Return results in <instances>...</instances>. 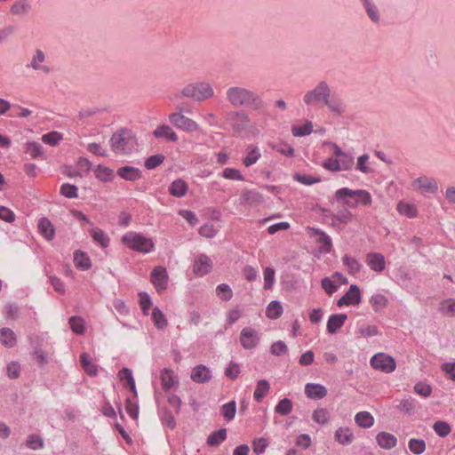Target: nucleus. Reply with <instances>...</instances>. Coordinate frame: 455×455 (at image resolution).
<instances>
[{
    "mask_svg": "<svg viewBox=\"0 0 455 455\" xmlns=\"http://www.w3.org/2000/svg\"><path fill=\"white\" fill-rule=\"evenodd\" d=\"M371 365L373 369L385 373H390L395 370V360L385 353H378L371 358Z\"/></svg>",
    "mask_w": 455,
    "mask_h": 455,
    "instance_id": "obj_8",
    "label": "nucleus"
},
{
    "mask_svg": "<svg viewBox=\"0 0 455 455\" xmlns=\"http://www.w3.org/2000/svg\"><path fill=\"white\" fill-rule=\"evenodd\" d=\"M38 229L41 235L47 240L51 241L54 238L55 228L52 223L45 217H43L38 221Z\"/></svg>",
    "mask_w": 455,
    "mask_h": 455,
    "instance_id": "obj_24",
    "label": "nucleus"
},
{
    "mask_svg": "<svg viewBox=\"0 0 455 455\" xmlns=\"http://www.w3.org/2000/svg\"><path fill=\"white\" fill-rule=\"evenodd\" d=\"M90 235L93 241L99 243L102 248H107L109 245V237L100 228H92Z\"/></svg>",
    "mask_w": 455,
    "mask_h": 455,
    "instance_id": "obj_31",
    "label": "nucleus"
},
{
    "mask_svg": "<svg viewBox=\"0 0 455 455\" xmlns=\"http://www.w3.org/2000/svg\"><path fill=\"white\" fill-rule=\"evenodd\" d=\"M212 261L206 254H199L193 264V272L196 276H204L211 272Z\"/></svg>",
    "mask_w": 455,
    "mask_h": 455,
    "instance_id": "obj_11",
    "label": "nucleus"
},
{
    "mask_svg": "<svg viewBox=\"0 0 455 455\" xmlns=\"http://www.w3.org/2000/svg\"><path fill=\"white\" fill-rule=\"evenodd\" d=\"M388 300L380 293L374 294L370 299V304L375 312H380L387 306Z\"/></svg>",
    "mask_w": 455,
    "mask_h": 455,
    "instance_id": "obj_35",
    "label": "nucleus"
},
{
    "mask_svg": "<svg viewBox=\"0 0 455 455\" xmlns=\"http://www.w3.org/2000/svg\"><path fill=\"white\" fill-rule=\"evenodd\" d=\"M160 379L163 389L169 391L175 384L178 383L174 376L173 371L169 368H164L160 373Z\"/></svg>",
    "mask_w": 455,
    "mask_h": 455,
    "instance_id": "obj_26",
    "label": "nucleus"
},
{
    "mask_svg": "<svg viewBox=\"0 0 455 455\" xmlns=\"http://www.w3.org/2000/svg\"><path fill=\"white\" fill-rule=\"evenodd\" d=\"M0 341L8 347H12L16 344V337L14 332L6 327L0 330Z\"/></svg>",
    "mask_w": 455,
    "mask_h": 455,
    "instance_id": "obj_36",
    "label": "nucleus"
},
{
    "mask_svg": "<svg viewBox=\"0 0 455 455\" xmlns=\"http://www.w3.org/2000/svg\"><path fill=\"white\" fill-rule=\"evenodd\" d=\"M243 204L258 205L264 202L263 196L256 189H243L241 195Z\"/></svg>",
    "mask_w": 455,
    "mask_h": 455,
    "instance_id": "obj_15",
    "label": "nucleus"
},
{
    "mask_svg": "<svg viewBox=\"0 0 455 455\" xmlns=\"http://www.w3.org/2000/svg\"><path fill=\"white\" fill-rule=\"evenodd\" d=\"M227 439V429L220 428L212 432L207 437L206 443L210 447H217L220 445Z\"/></svg>",
    "mask_w": 455,
    "mask_h": 455,
    "instance_id": "obj_29",
    "label": "nucleus"
},
{
    "mask_svg": "<svg viewBox=\"0 0 455 455\" xmlns=\"http://www.w3.org/2000/svg\"><path fill=\"white\" fill-rule=\"evenodd\" d=\"M122 242L134 251L141 253H149L155 248V243L151 238L144 235L130 231L122 237Z\"/></svg>",
    "mask_w": 455,
    "mask_h": 455,
    "instance_id": "obj_3",
    "label": "nucleus"
},
{
    "mask_svg": "<svg viewBox=\"0 0 455 455\" xmlns=\"http://www.w3.org/2000/svg\"><path fill=\"white\" fill-rule=\"evenodd\" d=\"M74 264L79 270H88L92 267V262L86 252L76 250L74 252Z\"/></svg>",
    "mask_w": 455,
    "mask_h": 455,
    "instance_id": "obj_25",
    "label": "nucleus"
},
{
    "mask_svg": "<svg viewBox=\"0 0 455 455\" xmlns=\"http://www.w3.org/2000/svg\"><path fill=\"white\" fill-rule=\"evenodd\" d=\"M270 352L275 356H281L288 352V347L283 341L278 340L271 345Z\"/></svg>",
    "mask_w": 455,
    "mask_h": 455,
    "instance_id": "obj_64",
    "label": "nucleus"
},
{
    "mask_svg": "<svg viewBox=\"0 0 455 455\" xmlns=\"http://www.w3.org/2000/svg\"><path fill=\"white\" fill-rule=\"evenodd\" d=\"M283 307L280 301L272 300L267 307L266 315L269 319H277L283 314Z\"/></svg>",
    "mask_w": 455,
    "mask_h": 455,
    "instance_id": "obj_38",
    "label": "nucleus"
},
{
    "mask_svg": "<svg viewBox=\"0 0 455 455\" xmlns=\"http://www.w3.org/2000/svg\"><path fill=\"white\" fill-rule=\"evenodd\" d=\"M275 269L270 267H267L264 269V289L269 290L273 287L275 283Z\"/></svg>",
    "mask_w": 455,
    "mask_h": 455,
    "instance_id": "obj_63",
    "label": "nucleus"
},
{
    "mask_svg": "<svg viewBox=\"0 0 455 455\" xmlns=\"http://www.w3.org/2000/svg\"><path fill=\"white\" fill-rule=\"evenodd\" d=\"M397 211L408 218H415L418 215V209L412 204L400 202L397 204Z\"/></svg>",
    "mask_w": 455,
    "mask_h": 455,
    "instance_id": "obj_46",
    "label": "nucleus"
},
{
    "mask_svg": "<svg viewBox=\"0 0 455 455\" xmlns=\"http://www.w3.org/2000/svg\"><path fill=\"white\" fill-rule=\"evenodd\" d=\"M241 346L246 350L254 349L260 342V335L251 327H244L240 332Z\"/></svg>",
    "mask_w": 455,
    "mask_h": 455,
    "instance_id": "obj_10",
    "label": "nucleus"
},
{
    "mask_svg": "<svg viewBox=\"0 0 455 455\" xmlns=\"http://www.w3.org/2000/svg\"><path fill=\"white\" fill-rule=\"evenodd\" d=\"M62 134L56 132V131H52V132H47L45 134H44L42 136V141L47 145H50V146H57L60 141L62 140Z\"/></svg>",
    "mask_w": 455,
    "mask_h": 455,
    "instance_id": "obj_54",
    "label": "nucleus"
},
{
    "mask_svg": "<svg viewBox=\"0 0 455 455\" xmlns=\"http://www.w3.org/2000/svg\"><path fill=\"white\" fill-rule=\"evenodd\" d=\"M217 296L223 301H229L233 297V291L228 283H220L216 287Z\"/></svg>",
    "mask_w": 455,
    "mask_h": 455,
    "instance_id": "obj_49",
    "label": "nucleus"
},
{
    "mask_svg": "<svg viewBox=\"0 0 455 455\" xmlns=\"http://www.w3.org/2000/svg\"><path fill=\"white\" fill-rule=\"evenodd\" d=\"M118 377L121 380L125 381L124 387L130 389L133 394L134 399H137L138 393L132 370L123 367L118 372Z\"/></svg>",
    "mask_w": 455,
    "mask_h": 455,
    "instance_id": "obj_18",
    "label": "nucleus"
},
{
    "mask_svg": "<svg viewBox=\"0 0 455 455\" xmlns=\"http://www.w3.org/2000/svg\"><path fill=\"white\" fill-rule=\"evenodd\" d=\"M26 445L31 450L42 449L44 445L43 438L36 434L29 435L27 438Z\"/></svg>",
    "mask_w": 455,
    "mask_h": 455,
    "instance_id": "obj_57",
    "label": "nucleus"
},
{
    "mask_svg": "<svg viewBox=\"0 0 455 455\" xmlns=\"http://www.w3.org/2000/svg\"><path fill=\"white\" fill-rule=\"evenodd\" d=\"M178 108L180 110L179 112L172 113L169 116V121L171 122V124H173L178 129L183 130L188 132L197 131L199 126L196 124V122L182 115L181 108Z\"/></svg>",
    "mask_w": 455,
    "mask_h": 455,
    "instance_id": "obj_9",
    "label": "nucleus"
},
{
    "mask_svg": "<svg viewBox=\"0 0 455 455\" xmlns=\"http://www.w3.org/2000/svg\"><path fill=\"white\" fill-rule=\"evenodd\" d=\"M160 419H161L163 425L168 427L170 429L172 430L176 427L175 418L172 415V412L169 409L164 408L160 412Z\"/></svg>",
    "mask_w": 455,
    "mask_h": 455,
    "instance_id": "obj_52",
    "label": "nucleus"
},
{
    "mask_svg": "<svg viewBox=\"0 0 455 455\" xmlns=\"http://www.w3.org/2000/svg\"><path fill=\"white\" fill-rule=\"evenodd\" d=\"M165 159V156L162 154H156L153 156H150L145 160V167L148 170H153L161 165Z\"/></svg>",
    "mask_w": 455,
    "mask_h": 455,
    "instance_id": "obj_55",
    "label": "nucleus"
},
{
    "mask_svg": "<svg viewBox=\"0 0 455 455\" xmlns=\"http://www.w3.org/2000/svg\"><path fill=\"white\" fill-rule=\"evenodd\" d=\"M345 197H355L357 204H361L364 206H370L372 202L371 194L363 189L352 190L348 188H342L335 192L336 200Z\"/></svg>",
    "mask_w": 455,
    "mask_h": 455,
    "instance_id": "obj_7",
    "label": "nucleus"
},
{
    "mask_svg": "<svg viewBox=\"0 0 455 455\" xmlns=\"http://www.w3.org/2000/svg\"><path fill=\"white\" fill-rule=\"evenodd\" d=\"M117 175L128 181H135L141 178V171L133 166H122L117 170Z\"/></svg>",
    "mask_w": 455,
    "mask_h": 455,
    "instance_id": "obj_22",
    "label": "nucleus"
},
{
    "mask_svg": "<svg viewBox=\"0 0 455 455\" xmlns=\"http://www.w3.org/2000/svg\"><path fill=\"white\" fill-rule=\"evenodd\" d=\"M353 438V433L349 428L339 427L335 432V440L340 444L347 445L352 443Z\"/></svg>",
    "mask_w": 455,
    "mask_h": 455,
    "instance_id": "obj_34",
    "label": "nucleus"
},
{
    "mask_svg": "<svg viewBox=\"0 0 455 455\" xmlns=\"http://www.w3.org/2000/svg\"><path fill=\"white\" fill-rule=\"evenodd\" d=\"M109 143L116 154L129 155L134 149L137 140L131 130L122 128L112 135Z\"/></svg>",
    "mask_w": 455,
    "mask_h": 455,
    "instance_id": "obj_2",
    "label": "nucleus"
},
{
    "mask_svg": "<svg viewBox=\"0 0 455 455\" xmlns=\"http://www.w3.org/2000/svg\"><path fill=\"white\" fill-rule=\"evenodd\" d=\"M347 319V314L331 315L327 321V332L330 334H335L344 325Z\"/></svg>",
    "mask_w": 455,
    "mask_h": 455,
    "instance_id": "obj_17",
    "label": "nucleus"
},
{
    "mask_svg": "<svg viewBox=\"0 0 455 455\" xmlns=\"http://www.w3.org/2000/svg\"><path fill=\"white\" fill-rule=\"evenodd\" d=\"M31 5L27 0H18L11 7V12L16 15H24L28 12Z\"/></svg>",
    "mask_w": 455,
    "mask_h": 455,
    "instance_id": "obj_48",
    "label": "nucleus"
},
{
    "mask_svg": "<svg viewBox=\"0 0 455 455\" xmlns=\"http://www.w3.org/2000/svg\"><path fill=\"white\" fill-rule=\"evenodd\" d=\"M153 134L156 138H165L167 140H170L172 142H175L178 140L177 134L167 124H162V125L158 126L153 132Z\"/></svg>",
    "mask_w": 455,
    "mask_h": 455,
    "instance_id": "obj_28",
    "label": "nucleus"
},
{
    "mask_svg": "<svg viewBox=\"0 0 455 455\" xmlns=\"http://www.w3.org/2000/svg\"><path fill=\"white\" fill-rule=\"evenodd\" d=\"M226 100L234 108H248L261 115L267 111V103L256 91L242 85L229 86L226 91Z\"/></svg>",
    "mask_w": 455,
    "mask_h": 455,
    "instance_id": "obj_1",
    "label": "nucleus"
},
{
    "mask_svg": "<svg viewBox=\"0 0 455 455\" xmlns=\"http://www.w3.org/2000/svg\"><path fill=\"white\" fill-rule=\"evenodd\" d=\"M292 402L289 398L281 399L275 408V411L282 416L290 414L292 411Z\"/></svg>",
    "mask_w": 455,
    "mask_h": 455,
    "instance_id": "obj_45",
    "label": "nucleus"
},
{
    "mask_svg": "<svg viewBox=\"0 0 455 455\" xmlns=\"http://www.w3.org/2000/svg\"><path fill=\"white\" fill-rule=\"evenodd\" d=\"M355 421L359 427L369 428L374 424V418L368 411H360L356 413Z\"/></svg>",
    "mask_w": 455,
    "mask_h": 455,
    "instance_id": "obj_32",
    "label": "nucleus"
},
{
    "mask_svg": "<svg viewBox=\"0 0 455 455\" xmlns=\"http://www.w3.org/2000/svg\"><path fill=\"white\" fill-rule=\"evenodd\" d=\"M60 194L66 198L73 199L78 197V188L76 185L63 183L60 188Z\"/></svg>",
    "mask_w": 455,
    "mask_h": 455,
    "instance_id": "obj_47",
    "label": "nucleus"
},
{
    "mask_svg": "<svg viewBox=\"0 0 455 455\" xmlns=\"http://www.w3.org/2000/svg\"><path fill=\"white\" fill-rule=\"evenodd\" d=\"M125 410L131 418L137 419L139 417V404L138 401H132V398L128 397L125 400Z\"/></svg>",
    "mask_w": 455,
    "mask_h": 455,
    "instance_id": "obj_60",
    "label": "nucleus"
},
{
    "mask_svg": "<svg viewBox=\"0 0 455 455\" xmlns=\"http://www.w3.org/2000/svg\"><path fill=\"white\" fill-rule=\"evenodd\" d=\"M68 323L72 331L77 335L84 333V321L81 316L73 315L69 318Z\"/></svg>",
    "mask_w": 455,
    "mask_h": 455,
    "instance_id": "obj_42",
    "label": "nucleus"
},
{
    "mask_svg": "<svg viewBox=\"0 0 455 455\" xmlns=\"http://www.w3.org/2000/svg\"><path fill=\"white\" fill-rule=\"evenodd\" d=\"M433 428L435 432L441 437H445L451 433L450 425L443 420H438L435 422Z\"/></svg>",
    "mask_w": 455,
    "mask_h": 455,
    "instance_id": "obj_61",
    "label": "nucleus"
},
{
    "mask_svg": "<svg viewBox=\"0 0 455 455\" xmlns=\"http://www.w3.org/2000/svg\"><path fill=\"white\" fill-rule=\"evenodd\" d=\"M214 94L212 85L208 83L201 82L189 84L182 91L183 97L190 98L196 101H203L212 98Z\"/></svg>",
    "mask_w": 455,
    "mask_h": 455,
    "instance_id": "obj_5",
    "label": "nucleus"
},
{
    "mask_svg": "<svg viewBox=\"0 0 455 455\" xmlns=\"http://www.w3.org/2000/svg\"><path fill=\"white\" fill-rule=\"evenodd\" d=\"M331 88L326 81L319 82L316 86L307 92L303 97V101L307 106L323 104L331 96Z\"/></svg>",
    "mask_w": 455,
    "mask_h": 455,
    "instance_id": "obj_6",
    "label": "nucleus"
},
{
    "mask_svg": "<svg viewBox=\"0 0 455 455\" xmlns=\"http://www.w3.org/2000/svg\"><path fill=\"white\" fill-rule=\"evenodd\" d=\"M151 316L152 321L157 329L163 330L167 326V320L158 307L153 308Z\"/></svg>",
    "mask_w": 455,
    "mask_h": 455,
    "instance_id": "obj_44",
    "label": "nucleus"
},
{
    "mask_svg": "<svg viewBox=\"0 0 455 455\" xmlns=\"http://www.w3.org/2000/svg\"><path fill=\"white\" fill-rule=\"evenodd\" d=\"M236 413V403L235 400H232L225 404H223L220 408L221 416L228 421L234 419Z\"/></svg>",
    "mask_w": 455,
    "mask_h": 455,
    "instance_id": "obj_39",
    "label": "nucleus"
},
{
    "mask_svg": "<svg viewBox=\"0 0 455 455\" xmlns=\"http://www.w3.org/2000/svg\"><path fill=\"white\" fill-rule=\"evenodd\" d=\"M80 363L84 371L90 376H96L98 373V366L91 361V356L87 353H82L80 355Z\"/></svg>",
    "mask_w": 455,
    "mask_h": 455,
    "instance_id": "obj_30",
    "label": "nucleus"
},
{
    "mask_svg": "<svg viewBox=\"0 0 455 455\" xmlns=\"http://www.w3.org/2000/svg\"><path fill=\"white\" fill-rule=\"evenodd\" d=\"M410 451L416 454H422L426 450V443L423 439L411 438L408 443Z\"/></svg>",
    "mask_w": 455,
    "mask_h": 455,
    "instance_id": "obj_50",
    "label": "nucleus"
},
{
    "mask_svg": "<svg viewBox=\"0 0 455 455\" xmlns=\"http://www.w3.org/2000/svg\"><path fill=\"white\" fill-rule=\"evenodd\" d=\"M188 190V183L182 179H176L168 187L171 196L180 198L187 195Z\"/></svg>",
    "mask_w": 455,
    "mask_h": 455,
    "instance_id": "obj_21",
    "label": "nucleus"
},
{
    "mask_svg": "<svg viewBox=\"0 0 455 455\" xmlns=\"http://www.w3.org/2000/svg\"><path fill=\"white\" fill-rule=\"evenodd\" d=\"M261 156L260 151L257 146H249L246 156L243 160V164L246 167L254 164Z\"/></svg>",
    "mask_w": 455,
    "mask_h": 455,
    "instance_id": "obj_33",
    "label": "nucleus"
},
{
    "mask_svg": "<svg viewBox=\"0 0 455 455\" xmlns=\"http://www.w3.org/2000/svg\"><path fill=\"white\" fill-rule=\"evenodd\" d=\"M376 441L379 447L385 450H390L396 446L397 438L387 432L382 431L376 435Z\"/></svg>",
    "mask_w": 455,
    "mask_h": 455,
    "instance_id": "obj_23",
    "label": "nucleus"
},
{
    "mask_svg": "<svg viewBox=\"0 0 455 455\" xmlns=\"http://www.w3.org/2000/svg\"><path fill=\"white\" fill-rule=\"evenodd\" d=\"M25 152L29 154L32 158L36 159L43 156V146L36 141L28 142L26 144Z\"/></svg>",
    "mask_w": 455,
    "mask_h": 455,
    "instance_id": "obj_56",
    "label": "nucleus"
},
{
    "mask_svg": "<svg viewBox=\"0 0 455 455\" xmlns=\"http://www.w3.org/2000/svg\"><path fill=\"white\" fill-rule=\"evenodd\" d=\"M139 296L141 311L145 315H148L149 314V309L152 307L151 298L147 292H140Z\"/></svg>",
    "mask_w": 455,
    "mask_h": 455,
    "instance_id": "obj_62",
    "label": "nucleus"
},
{
    "mask_svg": "<svg viewBox=\"0 0 455 455\" xmlns=\"http://www.w3.org/2000/svg\"><path fill=\"white\" fill-rule=\"evenodd\" d=\"M363 5L365 7L366 12L369 18L374 22L378 23L379 21V10L375 4H373L371 0H363Z\"/></svg>",
    "mask_w": 455,
    "mask_h": 455,
    "instance_id": "obj_58",
    "label": "nucleus"
},
{
    "mask_svg": "<svg viewBox=\"0 0 455 455\" xmlns=\"http://www.w3.org/2000/svg\"><path fill=\"white\" fill-rule=\"evenodd\" d=\"M412 186L421 189L423 192L435 194L438 190V184L434 178L427 176H420L417 178L413 182Z\"/></svg>",
    "mask_w": 455,
    "mask_h": 455,
    "instance_id": "obj_13",
    "label": "nucleus"
},
{
    "mask_svg": "<svg viewBox=\"0 0 455 455\" xmlns=\"http://www.w3.org/2000/svg\"><path fill=\"white\" fill-rule=\"evenodd\" d=\"M270 384L266 379H260L257 383L253 397L257 402H261L267 393L269 391Z\"/></svg>",
    "mask_w": 455,
    "mask_h": 455,
    "instance_id": "obj_41",
    "label": "nucleus"
},
{
    "mask_svg": "<svg viewBox=\"0 0 455 455\" xmlns=\"http://www.w3.org/2000/svg\"><path fill=\"white\" fill-rule=\"evenodd\" d=\"M342 262L345 266L347 267L348 273L351 275H355L361 271V263L356 259L350 257L347 254H345L342 257Z\"/></svg>",
    "mask_w": 455,
    "mask_h": 455,
    "instance_id": "obj_40",
    "label": "nucleus"
},
{
    "mask_svg": "<svg viewBox=\"0 0 455 455\" xmlns=\"http://www.w3.org/2000/svg\"><path fill=\"white\" fill-rule=\"evenodd\" d=\"M313 235L315 237L316 243L322 244L320 251L329 253L332 248V242L331 237L323 231L316 228H312Z\"/></svg>",
    "mask_w": 455,
    "mask_h": 455,
    "instance_id": "obj_19",
    "label": "nucleus"
},
{
    "mask_svg": "<svg viewBox=\"0 0 455 455\" xmlns=\"http://www.w3.org/2000/svg\"><path fill=\"white\" fill-rule=\"evenodd\" d=\"M226 123L231 127L234 135L239 136L244 132L250 123L249 114L243 109L228 111L225 116Z\"/></svg>",
    "mask_w": 455,
    "mask_h": 455,
    "instance_id": "obj_4",
    "label": "nucleus"
},
{
    "mask_svg": "<svg viewBox=\"0 0 455 455\" xmlns=\"http://www.w3.org/2000/svg\"><path fill=\"white\" fill-rule=\"evenodd\" d=\"M348 294V300L353 306L360 304L362 300L361 290L358 285L351 284L348 291L345 293Z\"/></svg>",
    "mask_w": 455,
    "mask_h": 455,
    "instance_id": "obj_51",
    "label": "nucleus"
},
{
    "mask_svg": "<svg viewBox=\"0 0 455 455\" xmlns=\"http://www.w3.org/2000/svg\"><path fill=\"white\" fill-rule=\"evenodd\" d=\"M190 378L196 383H206L212 379L211 371L204 364H198L192 369Z\"/></svg>",
    "mask_w": 455,
    "mask_h": 455,
    "instance_id": "obj_14",
    "label": "nucleus"
},
{
    "mask_svg": "<svg viewBox=\"0 0 455 455\" xmlns=\"http://www.w3.org/2000/svg\"><path fill=\"white\" fill-rule=\"evenodd\" d=\"M151 282L157 291L165 290L168 285V275L166 268L161 266L156 267L150 275Z\"/></svg>",
    "mask_w": 455,
    "mask_h": 455,
    "instance_id": "obj_12",
    "label": "nucleus"
},
{
    "mask_svg": "<svg viewBox=\"0 0 455 455\" xmlns=\"http://www.w3.org/2000/svg\"><path fill=\"white\" fill-rule=\"evenodd\" d=\"M305 394L310 399L318 400L326 396L327 388L321 384L307 383L305 386Z\"/></svg>",
    "mask_w": 455,
    "mask_h": 455,
    "instance_id": "obj_20",
    "label": "nucleus"
},
{
    "mask_svg": "<svg viewBox=\"0 0 455 455\" xmlns=\"http://www.w3.org/2000/svg\"><path fill=\"white\" fill-rule=\"evenodd\" d=\"M324 106L332 112L334 115L341 116L346 111V105L342 102V100L334 96H329L328 100L325 101Z\"/></svg>",
    "mask_w": 455,
    "mask_h": 455,
    "instance_id": "obj_27",
    "label": "nucleus"
},
{
    "mask_svg": "<svg viewBox=\"0 0 455 455\" xmlns=\"http://www.w3.org/2000/svg\"><path fill=\"white\" fill-rule=\"evenodd\" d=\"M94 173L97 179L103 182L111 181L114 177V172L112 169L98 164L94 170Z\"/></svg>",
    "mask_w": 455,
    "mask_h": 455,
    "instance_id": "obj_37",
    "label": "nucleus"
},
{
    "mask_svg": "<svg viewBox=\"0 0 455 455\" xmlns=\"http://www.w3.org/2000/svg\"><path fill=\"white\" fill-rule=\"evenodd\" d=\"M293 180L306 186H311L321 182V178L313 177L307 174H300L299 172L294 173Z\"/></svg>",
    "mask_w": 455,
    "mask_h": 455,
    "instance_id": "obj_53",
    "label": "nucleus"
},
{
    "mask_svg": "<svg viewBox=\"0 0 455 455\" xmlns=\"http://www.w3.org/2000/svg\"><path fill=\"white\" fill-rule=\"evenodd\" d=\"M366 262L370 268L375 272H381L386 267L385 257L379 252L368 253Z\"/></svg>",
    "mask_w": 455,
    "mask_h": 455,
    "instance_id": "obj_16",
    "label": "nucleus"
},
{
    "mask_svg": "<svg viewBox=\"0 0 455 455\" xmlns=\"http://www.w3.org/2000/svg\"><path fill=\"white\" fill-rule=\"evenodd\" d=\"M312 419L316 423L324 425L329 421V411L325 408H318L314 411Z\"/></svg>",
    "mask_w": 455,
    "mask_h": 455,
    "instance_id": "obj_59",
    "label": "nucleus"
},
{
    "mask_svg": "<svg viewBox=\"0 0 455 455\" xmlns=\"http://www.w3.org/2000/svg\"><path fill=\"white\" fill-rule=\"evenodd\" d=\"M313 132L312 122L307 121L302 125H292L291 133L294 137H303L309 135Z\"/></svg>",
    "mask_w": 455,
    "mask_h": 455,
    "instance_id": "obj_43",
    "label": "nucleus"
}]
</instances>
